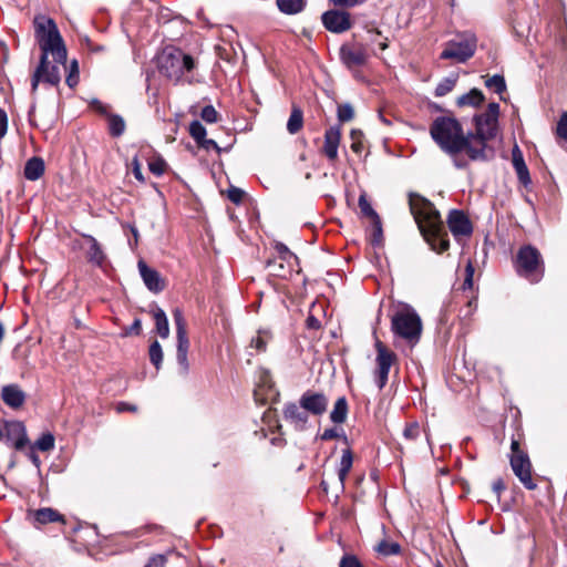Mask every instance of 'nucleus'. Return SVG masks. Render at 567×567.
<instances>
[{"instance_id": "14", "label": "nucleus", "mask_w": 567, "mask_h": 567, "mask_svg": "<svg viewBox=\"0 0 567 567\" xmlns=\"http://www.w3.org/2000/svg\"><path fill=\"white\" fill-rule=\"evenodd\" d=\"M299 403L309 415L321 416L327 412L329 399L323 392L309 389L300 395Z\"/></svg>"}, {"instance_id": "10", "label": "nucleus", "mask_w": 567, "mask_h": 567, "mask_svg": "<svg viewBox=\"0 0 567 567\" xmlns=\"http://www.w3.org/2000/svg\"><path fill=\"white\" fill-rule=\"evenodd\" d=\"M0 441L16 450H22L29 442L24 424L20 421H4L0 425Z\"/></svg>"}, {"instance_id": "27", "label": "nucleus", "mask_w": 567, "mask_h": 567, "mask_svg": "<svg viewBox=\"0 0 567 567\" xmlns=\"http://www.w3.org/2000/svg\"><path fill=\"white\" fill-rule=\"evenodd\" d=\"M373 550L382 557H389L400 555L402 553V547L396 542H390L386 538H383L373 547Z\"/></svg>"}, {"instance_id": "25", "label": "nucleus", "mask_w": 567, "mask_h": 567, "mask_svg": "<svg viewBox=\"0 0 567 567\" xmlns=\"http://www.w3.org/2000/svg\"><path fill=\"white\" fill-rule=\"evenodd\" d=\"M484 101H485V96H484L483 92L481 90L474 87L470 92L457 97L456 104L460 107H463V106L478 107L483 104Z\"/></svg>"}, {"instance_id": "12", "label": "nucleus", "mask_w": 567, "mask_h": 567, "mask_svg": "<svg viewBox=\"0 0 567 567\" xmlns=\"http://www.w3.org/2000/svg\"><path fill=\"white\" fill-rule=\"evenodd\" d=\"M323 27L332 33H343L351 29V14L348 11L331 9L322 13Z\"/></svg>"}, {"instance_id": "24", "label": "nucleus", "mask_w": 567, "mask_h": 567, "mask_svg": "<svg viewBox=\"0 0 567 567\" xmlns=\"http://www.w3.org/2000/svg\"><path fill=\"white\" fill-rule=\"evenodd\" d=\"M34 524L45 525L54 522H64L63 516L55 509L43 507L33 513Z\"/></svg>"}, {"instance_id": "60", "label": "nucleus", "mask_w": 567, "mask_h": 567, "mask_svg": "<svg viewBox=\"0 0 567 567\" xmlns=\"http://www.w3.org/2000/svg\"><path fill=\"white\" fill-rule=\"evenodd\" d=\"M306 327L310 330H318L321 327V322L313 315H309L306 319Z\"/></svg>"}, {"instance_id": "31", "label": "nucleus", "mask_w": 567, "mask_h": 567, "mask_svg": "<svg viewBox=\"0 0 567 567\" xmlns=\"http://www.w3.org/2000/svg\"><path fill=\"white\" fill-rule=\"evenodd\" d=\"M303 126V113L300 107L292 106L290 116L287 122V131L290 134H297Z\"/></svg>"}, {"instance_id": "62", "label": "nucleus", "mask_w": 567, "mask_h": 567, "mask_svg": "<svg viewBox=\"0 0 567 567\" xmlns=\"http://www.w3.org/2000/svg\"><path fill=\"white\" fill-rule=\"evenodd\" d=\"M511 451H512L511 455L527 454L525 451H523L519 447V441L516 439H512Z\"/></svg>"}, {"instance_id": "51", "label": "nucleus", "mask_w": 567, "mask_h": 567, "mask_svg": "<svg viewBox=\"0 0 567 567\" xmlns=\"http://www.w3.org/2000/svg\"><path fill=\"white\" fill-rule=\"evenodd\" d=\"M141 332H142V321H141V319L135 318L133 323L123 330L122 336L123 337H127V336H132V334L138 336Z\"/></svg>"}, {"instance_id": "5", "label": "nucleus", "mask_w": 567, "mask_h": 567, "mask_svg": "<svg viewBox=\"0 0 567 567\" xmlns=\"http://www.w3.org/2000/svg\"><path fill=\"white\" fill-rule=\"evenodd\" d=\"M514 267L519 277L536 284L544 277L545 266L539 250L532 245L522 246L514 260Z\"/></svg>"}, {"instance_id": "28", "label": "nucleus", "mask_w": 567, "mask_h": 567, "mask_svg": "<svg viewBox=\"0 0 567 567\" xmlns=\"http://www.w3.org/2000/svg\"><path fill=\"white\" fill-rule=\"evenodd\" d=\"M348 401L344 396H340L333 405L332 411L330 412V420L336 424L343 423L348 416Z\"/></svg>"}, {"instance_id": "7", "label": "nucleus", "mask_w": 567, "mask_h": 567, "mask_svg": "<svg viewBox=\"0 0 567 567\" xmlns=\"http://www.w3.org/2000/svg\"><path fill=\"white\" fill-rule=\"evenodd\" d=\"M172 315L176 328V361L178 373L186 377L190 369L188 361L189 339L187 336V322L181 308L173 309Z\"/></svg>"}, {"instance_id": "11", "label": "nucleus", "mask_w": 567, "mask_h": 567, "mask_svg": "<svg viewBox=\"0 0 567 567\" xmlns=\"http://www.w3.org/2000/svg\"><path fill=\"white\" fill-rule=\"evenodd\" d=\"M509 464L515 476L526 489L534 491L537 488V484L532 475L533 466L528 454L511 455Z\"/></svg>"}, {"instance_id": "39", "label": "nucleus", "mask_w": 567, "mask_h": 567, "mask_svg": "<svg viewBox=\"0 0 567 567\" xmlns=\"http://www.w3.org/2000/svg\"><path fill=\"white\" fill-rule=\"evenodd\" d=\"M189 134L194 141L199 144L206 137L207 132L205 126L199 121L195 120L189 124Z\"/></svg>"}, {"instance_id": "59", "label": "nucleus", "mask_w": 567, "mask_h": 567, "mask_svg": "<svg viewBox=\"0 0 567 567\" xmlns=\"http://www.w3.org/2000/svg\"><path fill=\"white\" fill-rule=\"evenodd\" d=\"M336 7L339 8H353L361 3V0H330Z\"/></svg>"}, {"instance_id": "43", "label": "nucleus", "mask_w": 567, "mask_h": 567, "mask_svg": "<svg viewBox=\"0 0 567 567\" xmlns=\"http://www.w3.org/2000/svg\"><path fill=\"white\" fill-rule=\"evenodd\" d=\"M66 84L73 89L79 83V64L76 60L71 61L69 65V73L65 79Z\"/></svg>"}, {"instance_id": "40", "label": "nucleus", "mask_w": 567, "mask_h": 567, "mask_svg": "<svg viewBox=\"0 0 567 567\" xmlns=\"http://www.w3.org/2000/svg\"><path fill=\"white\" fill-rule=\"evenodd\" d=\"M358 204L362 215L369 217L371 221L380 218L378 213L373 209V207L367 199L365 195H360Z\"/></svg>"}, {"instance_id": "22", "label": "nucleus", "mask_w": 567, "mask_h": 567, "mask_svg": "<svg viewBox=\"0 0 567 567\" xmlns=\"http://www.w3.org/2000/svg\"><path fill=\"white\" fill-rule=\"evenodd\" d=\"M82 237L90 244L86 250L87 261L96 267H102L106 260V255L101 244L92 235L82 234Z\"/></svg>"}, {"instance_id": "64", "label": "nucleus", "mask_w": 567, "mask_h": 567, "mask_svg": "<svg viewBox=\"0 0 567 567\" xmlns=\"http://www.w3.org/2000/svg\"><path fill=\"white\" fill-rule=\"evenodd\" d=\"M91 104L99 113L105 114L107 116L106 106L102 102L99 100H93Z\"/></svg>"}, {"instance_id": "34", "label": "nucleus", "mask_w": 567, "mask_h": 567, "mask_svg": "<svg viewBox=\"0 0 567 567\" xmlns=\"http://www.w3.org/2000/svg\"><path fill=\"white\" fill-rule=\"evenodd\" d=\"M150 361L158 370L163 362V349L157 340L153 341L148 349Z\"/></svg>"}, {"instance_id": "48", "label": "nucleus", "mask_w": 567, "mask_h": 567, "mask_svg": "<svg viewBox=\"0 0 567 567\" xmlns=\"http://www.w3.org/2000/svg\"><path fill=\"white\" fill-rule=\"evenodd\" d=\"M339 567H363L360 559L353 554H344L340 561Z\"/></svg>"}, {"instance_id": "53", "label": "nucleus", "mask_w": 567, "mask_h": 567, "mask_svg": "<svg viewBox=\"0 0 567 567\" xmlns=\"http://www.w3.org/2000/svg\"><path fill=\"white\" fill-rule=\"evenodd\" d=\"M556 133L559 137L567 141V112L563 113L560 116L557 123Z\"/></svg>"}, {"instance_id": "35", "label": "nucleus", "mask_w": 567, "mask_h": 567, "mask_svg": "<svg viewBox=\"0 0 567 567\" xmlns=\"http://www.w3.org/2000/svg\"><path fill=\"white\" fill-rule=\"evenodd\" d=\"M55 439L52 433H43L32 445L33 449H38L42 452H49L54 449Z\"/></svg>"}, {"instance_id": "21", "label": "nucleus", "mask_w": 567, "mask_h": 567, "mask_svg": "<svg viewBox=\"0 0 567 567\" xmlns=\"http://www.w3.org/2000/svg\"><path fill=\"white\" fill-rule=\"evenodd\" d=\"M512 162L519 183L523 184L525 187L530 185L532 178L529 175V171L518 145H515L512 150Z\"/></svg>"}, {"instance_id": "41", "label": "nucleus", "mask_w": 567, "mask_h": 567, "mask_svg": "<svg viewBox=\"0 0 567 567\" xmlns=\"http://www.w3.org/2000/svg\"><path fill=\"white\" fill-rule=\"evenodd\" d=\"M266 266L270 270V275L280 278H285L290 271L289 269H286L282 261H277L276 259H269Z\"/></svg>"}, {"instance_id": "26", "label": "nucleus", "mask_w": 567, "mask_h": 567, "mask_svg": "<svg viewBox=\"0 0 567 567\" xmlns=\"http://www.w3.org/2000/svg\"><path fill=\"white\" fill-rule=\"evenodd\" d=\"M152 313H153V318L155 321V329H156L157 334L163 339L168 338L169 326H168V319H167L165 311L159 307H155L152 310Z\"/></svg>"}, {"instance_id": "49", "label": "nucleus", "mask_w": 567, "mask_h": 567, "mask_svg": "<svg viewBox=\"0 0 567 567\" xmlns=\"http://www.w3.org/2000/svg\"><path fill=\"white\" fill-rule=\"evenodd\" d=\"M245 192L238 187L231 186L227 190L228 199L234 204H240L244 198Z\"/></svg>"}, {"instance_id": "63", "label": "nucleus", "mask_w": 567, "mask_h": 567, "mask_svg": "<svg viewBox=\"0 0 567 567\" xmlns=\"http://www.w3.org/2000/svg\"><path fill=\"white\" fill-rule=\"evenodd\" d=\"M116 409L118 412H125V411L135 412L137 410L136 405H133V404H130L126 402H120L117 404Z\"/></svg>"}, {"instance_id": "3", "label": "nucleus", "mask_w": 567, "mask_h": 567, "mask_svg": "<svg viewBox=\"0 0 567 567\" xmlns=\"http://www.w3.org/2000/svg\"><path fill=\"white\" fill-rule=\"evenodd\" d=\"M33 25L34 37L41 50V66L49 55H52L54 62L65 66L68 51L55 21L45 16H38L33 20Z\"/></svg>"}, {"instance_id": "61", "label": "nucleus", "mask_w": 567, "mask_h": 567, "mask_svg": "<svg viewBox=\"0 0 567 567\" xmlns=\"http://www.w3.org/2000/svg\"><path fill=\"white\" fill-rule=\"evenodd\" d=\"M339 436V433L337 432V430L334 427H330V429H326L321 434H320V440L322 441H329V440H333V439H337Z\"/></svg>"}, {"instance_id": "23", "label": "nucleus", "mask_w": 567, "mask_h": 567, "mask_svg": "<svg viewBox=\"0 0 567 567\" xmlns=\"http://www.w3.org/2000/svg\"><path fill=\"white\" fill-rule=\"evenodd\" d=\"M45 171L43 158L33 156L25 162L23 175L28 181L34 182L40 179Z\"/></svg>"}, {"instance_id": "15", "label": "nucleus", "mask_w": 567, "mask_h": 567, "mask_svg": "<svg viewBox=\"0 0 567 567\" xmlns=\"http://www.w3.org/2000/svg\"><path fill=\"white\" fill-rule=\"evenodd\" d=\"M284 420L296 431L303 432L308 427L309 414L298 402H287L282 408Z\"/></svg>"}, {"instance_id": "17", "label": "nucleus", "mask_w": 567, "mask_h": 567, "mask_svg": "<svg viewBox=\"0 0 567 567\" xmlns=\"http://www.w3.org/2000/svg\"><path fill=\"white\" fill-rule=\"evenodd\" d=\"M137 267L144 285L151 292L159 293L165 289V280L156 269L148 267L143 260L138 261Z\"/></svg>"}, {"instance_id": "38", "label": "nucleus", "mask_w": 567, "mask_h": 567, "mask_svg": "<svg viewBox=\"0 0 567 567\" xmlns=\"http://www.w3.org/2000/svg\"><path fill=\"white\" fill-rule=\"evenodd\" d=\"M337 117L339 122H350L354 117V110L350 103H342L338 105Z\"/></svg>"}, {"instance_id": "44", "label": "nucleus", "mask_w": 567, "mask_h": 567, "mask_svg": "<svg viewBox=\"0 0 567 567\" xmlns=\"http://www.w3.org/2000/svg\"><path fill=\"white\" fill-rule=\"evenodd\" d=\"M166 166V162L161 156L153 158L148 163V169L156 176L163 175L165 173Z\"/></svg>"}, {"instance_id": "19", "label": "nucleus", "mask_w": 567, "mask_h": 567, "mask_svg": "<svg viewBox=\"0 0 567 567\" xmlns=\"http://www.w3.org/2000/svg\"><path fill=\"white\" fill-rule=\"evenodd\" d=\"M341 141V131L339 126H330L324 132L322 153L330 162L338 158V148Z\"/></svg>"}, {"instance_id": "50", "label": "nucleus", "mask_w": 567, "mask_h": 567, "mask_svg": "<svg viewBox=\"0 0 567 567\" xmlns=\"http://www.w3.org/2000/svg\"><path fill=\"white\" fill-rule=\"evenodd\" d=\"M250 347L255 348L257 352H265L267 349V339L259 331L256 337L250 341Z\"/></svg>"}, {"instance_id": "8", "label": "nucleus", "mask_w": 567, "mask_h": 567, "mask_svg": "<svg viewBox=\"0 0 567 567\" xmlns=\"http://www.w3.org/2000/svg\"><path fill=\"white\" fill-rule=\"evenodd\" d=\"M477 39L473 33H463L458 39L446 42L445 49L441 52V60H455L458 63H465L476 51Z\"/></svg>"}, {"instance_id": "55", "label": "nucleus", "mask_w": 567, "mask_h": 567, "mask_svg": "<svg viewBox=\"0 0 567 567\" xmlns=\"http://www.w3.org/2000/svg\"><path fill=\"white\" fill-rule=\"evenodd\" d=\"M465 272H466V276H465V280L463 282V287L464 288H472V286H473V276H474V267H473L472 262H468L466 265Z\"/></svg>"}, {"instance_id": "29", "label": "nucleus", "mask_w": 567, "mask_h": 567, "mask_svg": "<svg viewBox=\"0 0 567 567\" xmlns=\"http://www.w3.org/2000/svg\"><path fill=\"white\" fill-rule=\"evenodd\" d=\"M352 464H353L352 451L350 449L343 450L342 456L340 460V464H339V468H338V477H339L341 485H343V483L352 467Z\"/></svg>"}, {"instance_id": "54", "label": "nucleus", "mask_w": 567, "mask_h": 567, "mask_svg": "<svg viewBox=\"0 0 567 567\" xmlns=\"http://www.w3.org/2000/svg\"><path fill=\"white\" fill-rule=\"evenodd\" d=\"M166 561L167 559L165 555H154L148 559L145 567H165Z\"/></svg>"}, {"instance_id": "2", "label": "nucleus", "mask_w": 567, "mask_h": 567, "mask_svg": "<svg viewBox=\"0 0 567 567\" xmlns=\"http://www.w3.org/2000/svg\"><path fill=\"white\" fill-rule=\"evenodd\" d=\"M410 212L430 248L443 254L450 248V239L440 212L432 202L416 194H409Z\"/></svg>"}, {"instance_id": "13", "label": "nucleus", "mask_w": 567, "mask_h": 567, "mask_svg": "<svg viewBox=\"0 0 567 567\" xmlns=\"http://www.w3.org/2000/svg\"><path fill=\"white\" fill-rule=\"evenodd\" d=\"M59 65H63V64L54 62V64L50 65L49 60L45 59L44 65L41 66V60H40L39 65L37 66L35 71L32 74V78H31L32 92H35L38 90L39 83L41 81H43L50 85H53V86L58 85L61 81Z\"/></svg>"}, {"instance_id": "1", "label": "nucleus", "mask_w": 567, "mask_h": 567, "mask_svg": "<svg viewBox=\"0 0 567 567\" xmlns=\"http://www.w3.org/2000/svg\"><path fill=\"white\" fill-rule=\"evenodd\" d=\"M499 104L492 102L485 112L474 115V132L464 133L462 124L453 116H437L430 126L436 145L450 156L465 152L473 162H487L495 156L489 142L498 133Z\"/></svg>"}, {"instance_id": "46", "label": "nucleus", "mask_w": 567, "mask_h": 567, "mask_svg": "<svg viewBox=\"0 0 567 567\" xmlns=\"http://www.w3.org/2000/svg\"><path fill=\"white\" fill-rule=\"evenodd\" d=\"M420 434H421V426L417 422L408 423L403 431V436L406 440H411V441L416 440L420 436Z\"/></svg>"}, {"instance_id": "57", "label": "nucleus", "mask_w": 567, "mask_h": 567, "mask_svg": "<svg viewBox=\"0 0 567 567\" xmlns=\"http://www.w3.org/2000/svg\"><path fill=\"white\" fill-rule=\"evenodd\" d=\"M199 147L206 150V151H210V150H214L216 151L217 153L220 152V147L218 146V144L214 141V140H210V138H204L199 144H197Z\"/></svg>"}, {"instance_id": "20", "label": "nucleus", "mask_w": 567, "mask_h": 567, "mask_svg": "<svg viewBox=\"0 0 567 567\" xmlns=\"http://www.w3.org/2000/svg\"><path fill=\"white\" fill-rule=\"evenodd\" d=\"M367 52L362 47L342 45L340 48V59L348 68L361 66L367 62Z\"/></svg>"}, {"instance_id": "9", "label": "nucleus", "mask_w": 567, "mask_h": 567, "mask_svg": "<svg viewBox=\"0 0 567 567\" xmlns=\"http://www.w3.org/2000/svg\"><path fill=\"white\" fill-rule=\"evenodd\" d=\"M374 348L377 350L374 381L379 390H382L388 383L390 369L396 361V354L388 349L378 338L375 339Z\"/></svg>"}, {"instance_id": "56", "label": "nucleus", "mask_w": 567, "mask_h": 567, "mask_svg": "<svg viewBox=\"0 0 567 567\" xmlns=\"http://www.w3.org/2000/svg\"><path fill=\"white\" fill-rule=\"evenodd\" d=\"M492 489L496 494L497 499L499 501L502 493L506 489V485L503 478L498 477L497 480H495L492 484Z\"/></svg>"}, {"instance_id": "47", "label": "nucleus", "mask_w": 567, "mask_h": 567, "mask_svg": "<svg viewBox=\"0 0 567 567\" xmlns=\"http://www.w3.org/2000/svg\"><path fill=\"white\" fill-rule=\"evenodd\" d=\"M352 143H351V150L355 154H361L363 150V143H362V133L360 131L352 130L350 133Z\"/></svg>"}, {"instance_id": "18", "label": "nucleus", "mask_w": 567, "mask_h": 567, "mask_svg": "<svg viewBox=\"0 0 567 567\" xmlns=\"http://www.w3.org/2000/svg\"><path fill=\"white\" fill-rule=\"evenodd\" d=\"M1 399L7 406L18 410L24 404L27 394L19 384L11 383L1 388Z\"/></svg>"}, {"instance_id": "4", "label": "nucleus", "mask_w": 567, "mask_h": 567, "mask_svg": "<svg viewBox=\"0 0 567 567\" xmlns=\"http://www.w3.org/2000/svg\"><path fill=\"white\" fill-rule=\"evenodd\" d=\"M195 68L192 55L184 53L177 48H167L158 56V70L161 74L175 83H193L189 73Z\"/></svg>"}, {"instance_id": "36", "label": "nucleus", "mask_w": 567, "mask_h": 567, "mask_svg": "<svg viewBox=\"0 0 567 567\" xmlns=\"http://www.w3.org/2000/svg\"><path fill=\"white\" fill-rule=\"evenodd\" d=\"M457 82V76L444 78L435 87V96H444L450 93Z\"/></svg>"}, {"instance_id": "58", "label": "nucleus", "mask_w": 567, "mask_h": 567, "mask_svg": "<svg viewBox=\"0 0 567 567\" xmlns=\"http://www.w3.org/2000/svg\"><path fill=\"white\" fill-rule=\"evenodd\" d=\"M8 131V115L3 109H0V138H2Z\"/></svg>"}, {"instance_id": "45", "label": "nucleus", "mask_w": 567, "mask_h": 567, "mask_svg": "<svg viewBox=\"0 0 567 567\" xmlns=\"http://www.w3.org/2000/svg\"><path fill=\"white\" fill-rule=\"evenodd\" d=\"M200 117L206 123H216L218 121L219 114L213 105H206L202 109Z\"/></svg>"}, {"instance_id": "6", "label": "nucleus", "mask_w": 567, "mask_h": 567, "mask_svg": "<svg viewBox=\"0 0 567 567\" xmlns=\"http://www.w3.org/2000/svg\"><path fill=\"white\" fill-rule=\"evenodd\" d=\"M391 330L394 336L414 346L420 341L422 333L421 318L411 308L396 311L391 319Z\"/></svg>"}, {"instance_id": "32", "label": "nucleus", "mask_w": 567, "mask_h": 567, "mask_svg": "<svg viewBox=\"0 0 567 567\" xmlns=\"http://www.w3.org/2000/svg\"><path fill=\"white\" fill-rule=\"evenodd\" d=\"M278 9L285 14H297L305 9V0H277Z\"/></svg>"}, {"instance_id": "37", "label": "nucleus", "mask_w": 567, "mask_h": 567, "mask_svg": "<svg viewBox=\"0 0 567 567\" xmlns=\"http://www.w3.org/2000/svg\"><path fill=\"white\" fill-rule=\"evenodd\" d=\"M383 240V230L381 218L371 221V238L370 243L372 246L377 247L381 245Z\"/></svg>"}, {"instance_id": "52", "label": "nucleus", "mask_w": 567, "mask_h": 567, "mask_svg": "<svg viewBox=\"0 0 567 567\" xmlns=\"http://www.w3.org/2000/svg\"><path fill=\"white\" fill-rule=\"evenodd\" d=\"M131 165H132V173H133L134 177L140 183H144L145 182V177H144V175L142 173V165L140 163V159H138L137 155L133 157Z\"/></svg>"}, {"instance_id": "42", "label": "nucleus", "mask_w": 567, "mask_h": 567, "mask_svg": "<svg viewBox=\"0 0 567 567\" xmlns=\"http://www.w3.org/2000/svg\"><path fill=\"white\" fill-rule=\"evenodd\" d=\"M275 250L278 252L279 259L281 261L290 264L291 260L298 259V257L292 251H290L289 248L284 243L277 241L275 244Z\"/></svg>"}, {"instance_id": "30", "label": "nucleus", "mask_w": 567, "mask_h": 567, "mask_svg": "<svg viewBox=\"0 0 567 567\" xmlns=\"http://www.w3.org/2000/svg\"><path fill=\"white\" fill-rule=\"evenodd\" d=\"M109 133L112 137H120L124 134L126 124L118 114H107Z\"/></svg>"}, {"instance_id": "16", "label": "nucleus", "mask_w": 567, "mask_h": 567, "mask_svg": "<svg viewBox=\"0 0 567 567\" xmlns=\"http://www.w3.org/2000/svg\"><path fill=\"white\" fill-rule=\"evenodd\" d=\"M447 226L454 238L460 241L463 237H470L473 226L463 210L452 209L447 215Z\"/></svg>"}, {"instance_id": "33", "label": "nucleus", "mask_w": 567, "mask_h": 567, "mask_svg": "<svg viewBox=\"0 0 567 567\" xmlns=\"http://www.w3.org/2000/svg\"><path fill=\"white\" fill-rule=\"evenodd\" d=\"M485 86L502 95L506 91L505 78L501 74H494L485 80Z\"/></svg>"}]
</instances>
